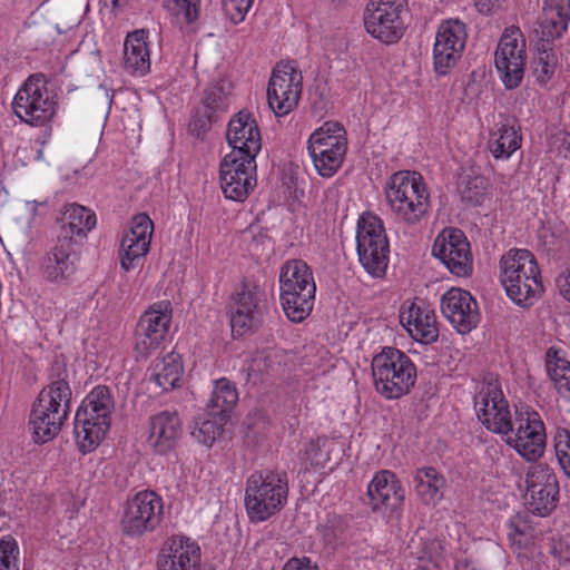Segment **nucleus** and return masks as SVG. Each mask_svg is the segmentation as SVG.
I'll return each mask as SVG.
<instances>
[{"label":"nucleus","mask_w":570,"mask_h":570,"mask_svg":"<svg viewBox=\"0 0 570 570\" xmlns=\"http://www.w3.org/2000/svg\"><path fill=\"white\" fill-rule=\"evenodd\" d=\"M307 149L317 173L332 177L342 166L347 151L346 131L340 122L326 121L308 138Z\"/></svg>","instance_id":"8"},{"label":"nucleus","mask_w":570,"mask_h":570,"mask_svg":"<svg viewBox=\"0 0 570 570\" xmlns=\"http://www.w3.org/2000/svg\"><path fill=\"white\" fill-rule=\"evenodd\" d=\"M356 248L364 269L373 277H383L390 261V244L382 219L363 214L357 222Z\"/></svg>","instance_id":"7"},{"label":"nucleus","mask_w":570,"mask_h":570,"mask_svg":"<svg viewBox=\"0 0 570 570\" xmlns=\"http://www.w3.org/2000/svg\"><path fill=\"white\" fill-rule=\"evenodd\" d=\"M78 259V242L58 237L56 245L43 258L42 272L50 282L68 279L75 274Z\"/></svg>","instance_id":"26"},{"label":"nucleus","mask_w":570,"mask_h":570,"mask_svg":"<svg viewBox=\"0 0 570 570\" xmlns=\"http://www.w3.org/2000/svg\"><path fill=\"white\" fill-rule=\"evenodd\" d=\"M478 419L489 430L508 434L513 430V422L508 401L495 382L484 384L474 396Z\"/></svg>","instance_id":"14"},{"label":"nucleus","mask_w":570,"mask_h":570,"mask_svg":"<svg viewBox=\"0 0 570 570\" xmlns=\"http://www.w3.org/2000/svg\"><path fill=\"white\" fill-rule=\"evenodd\" d=\"M170 10L177 21L191 23L198 17V0H169Z\"/></svg>","instance_id":"44"},{"label":"nucleus","mask_w":570,"mask_h":570,"mask_svg":"<svg viewBox=\"0 0 570 570\" xmlns=\"http://www.w3.org/2000/svg\"><path fill=\"white\" fill-rule=\"evenodd\" d=\"M385 198L397 219L415 224L429 210V194L420 174L395 173L385 188Z\"/></svg>","instance_id":"5"},{"label":"nucleus","mask_w":570,"mask_h":570,"mask_svg":"<svg viewBox=\"0 0 570 570\" xmlns=\"http://www.w3.org/2000/svg\"><path fill=\"white\" fill-rule=\"evenodd\" d=\"M402 0H371L364 24L368 33L385 43H394L403 36Z\"/></svg>","instance_id":"15"},{"label":"nucleus","mask_w":570,"mask_h":570,"mask_svg":"<svg viewBox=\"0 0 570 570\" xmlns=\"http://www.w3.org/2000/svg\"><path fill=\"white\" fill-rule=\"evenodd\" d=\"M441 311L459 333H469L479 323L476 301L462 288L452 287L441 297Z\"/></svg>","instance_id":"21"},{"label":"nucleus","mask_w":570,"mask_h":570,"mask_svg":"<svg viewBox=\"0 0 570 570\" xmlns=\"http://www.w3.org/2000/svg\"><path fill=\"white\" fill-rule=\"evenodd\" d=\"M285 472H256L246 482L245 508L252 522H263L279 512L287 502Z\"/></svg>","instance_id":"4"},{"label":"nucleus","mask_w":570,"mask_h":570,"mask_svg":"<svg viewBox=\"0 0 570 570\" xmlns=\"http://www.w3.org/2000/svg\"><path fill=\"white\" fill-rule=\"evenodd\" d=\"M283 570H318L317 566H312L308 558H292L289 559Z\"/></svg>","instance_id":"50"},{"label":"nucleus","mask_w":570,"mask_h":570,"mask_svg":"<svg viewBox=\"0 0 570 570\" xmlns=\"http://www.w3.org/2000/svg\"><path fill=\"white\" fill-rule=\"evenodd\" d=\"M85 403H81L75 416V436L77 444L83 453L95 450L105 439L110 426V419L100 417Z\"/></svg>","instance_id":"28"},{"label":"nucleus","mask_w":570,"mask_h":570,"mask_svg":"<svg viewBox=\"0 0 570 570\" xmlns=\"http://www.w3.org/2000/svg\"><path fill=\"white\" fill-rule=\"evenodd\" d=\"M510 537L512 535H524L527 533L528 525L521 521V518L518 517L515 519L510 520Z\"/></svg>","instance_id":"52"},{"label":"nucleus","mask_w":570,"mask_h":570,"mask_svg":"<svg viewBox=\"0 0 570 570\" xmlns=\"http://www.w3.org/2000/svg\"><path fill=\"white\" fill-rule=\"evenodd\" d=\"M495 68L507 89L520 86L527 62L525 40L518 27L507 28L494 55Z\"/></svg>","instance_id":"10"},{"label":"nucleus","mask_w":570,"mask_h":570,"mask_svg":"<svg viewBox=\"0 0 570 570\" xmlns=\"http://www.w3.org/2000/svg\"><path fill=\"white\" fill-rule=\"evenodd\" d=\"M500 279L507 295L520 306H530L543 292L540 271L528 249H510L500 261Z\"/></svg>","instance_id":"2"},{"label":"nucleus","mask_w":570,"mask_h":570,"mask_svg":"<svg viewBox=\"0 0 570 570\" xmlns=\"http://www.w3.org/2000/svg\"><path fill=\"white\" fill-rule=\"evenodd\" d=\"M252 3L253 0H222L225 13L234 23H239L244 20Z\"/></svg>","instance_id":"48"},{"label":"nucleus","mask_w":570,"mask_h":570,"mask_svg":"<svg viewBox=\"0 0 570 570\" xmlns=\"http://www.w3.org/2000/svg\"><path fill=\"white\" fill-rule=\"evenodd\" d=\"M224 94L223 90L218 87L210 88L205 91V96L203 99V107L204 109H210L213 114L217 110L223 109L224 105Z\"/></svg>","instance_id":"49"},{"label":"nucleus","mask_w":570,"mask_h":570,"mask_svg":"<svg viewBox=\"0 0 570 570\" xmlns=\"http://www.w3.org/2000/svg\"><path fill=\"white\" fill-rule=\"evenodd\" d=\"M466 42L465 24L456 19L442 22L435 36L433 60L435 71L445 75L461 58Z\"/></svg>","instance_id":"18"},{"label":"nucleus","mask_w":570,"mask_h":570,"mask_svg":"<svg viewBox=\"0 0 570 570\" xmlns=\"http://www.w3.org/2000/svg\"><path fill=\"white\" fill-rule=\"evenodd\" d=\"M183 433L177 412L163 411L150 417L147 442L155 452L166 454L174 450Z\"/></svg>","instance_id":"27"},{"label":"nucleus","mask_w":570,"mask_h":570,"mask_svg":"<svg viewBox=\"0 0 570 570\" xmlns=\"http://www.w3.org/2000/svg\"><path fill=\"white\" fill-rule=\"evenodd\" d=\"M163 341L164 340L160 337V334L149 333L137 325L135 352L138 356L146 358L159 347Z\"/></svg>","instance_id":"43"},{"label":"nucleus","mask_w":570,"mask_h":570,"mask_svg":"<svg viewBox=\"0 0 570 570\" xmlns=\"http://www.w3.org/2000/svg\"><path fill=\"white\" fill-rule=\"evenodd\" d=\"M226 419L208 416L196 423L193 436L204 445L210 446L223 432V424Z\"/></svg>","instance_id":"41"},{"label":"nucleus","mask_w":570,"mask_h":570,"mask_svg":"<svg viewBox=\"0 0 570 570\" xmlns=\"http://www.w3.org/2000/svg\"><path fill=\"white\" fill-rule=\"evenodd\" d=\"M441 552H442V547H441L440 542L433 540L425 546V551L423 552L422 556L419 557V559H422V560L428 559L431 561H436V558L441 554Z\"/></svg>","instance_id":"51"},{"label":"nucleus","mask_w":570,"mask_h":570,"mask_svg":"<svg viewBox=\"0 0 570 570\" xmlns=\"http://www.w3.org/2000/svg\"><path fill=\"white\" fill-rule=\"evenodd\" d=\"M460 193L464 202L471 205H479L482 203L485 194L484 180L481 177L470 178Z\"/></svg>","instance_id":"46"},{"label":"nucleus","mask_w":570,"mask_h":570,"mask_svg":"<svg viewBox=\"0 0 570 570\" xmlns=\"http://www.w3.org/2000/svg\"><path fill=\"white\" fill-rule=\"evenodd\" d=\"M520 127L515 119L507 118L489 139V149L495 159H508L521 147Z\"/></svg>","instance_id":"35"},{"label":"nucleus","mask_w":570,"mask_h":570,"mask_svg":"<svg viewBox=\"0 0 570 570\" xmlns=\"http://www.w3.org/2000/svg\"><path fill=\"white\" fill-rule=\"evenodd\" d=\"M124 67L128 72L137 76H144L150 70L147 32L144 29L135 30L126 37Z\"/></svg>","instance_id":"32"},{"label":"nucleus","mask_w":570,"mask_h":570,"mask_svg":"<svg viewBox=\"0 0 570 570\" xmlns=\"http://www.w3.org/2000/svg\"><path fill=\"white\" fill-rule=\"evenodd\" d=\"M161 498L154 491L138 492L127 502L122 519V532L130 537L154 531L160 523Z\"/></svg>","instance_id":"13"},{"label":"nucleus","mask_w":570,"mask_h":570,"mask_svg":"<svg viewBox=\"0 0 570 570\" xmlns=\"http://www.w3.org/2000/svg\"><path fill=\"white\" fill-rule=\"evenodd\" d=\"M446 481L435 468L422 466L413 475V488L417 498L426 505H435L443 499Z\"/></svg>","instance_id":"33"},{"label":"nucleus","mask_w":570,"mask_h":570,"mask_svg":"<svg viewBox=\"0 0 570 570\" xmlns=\"http://www.w3.org/2000/svg\"><path fill=\"white\" fill-rule=\"evenodd\" d=\"M401 324L421 343H432L439 337L435 314L423 303L405 301L400 312Z\"/></svg>","instance_id":"25"},{"label":"nucleus","mask_w":570,"mask_h":570,"mask_svg":"<svg viewBox=\"0 0 570 570\" xmlns=\"http://www.w3.org/2000/svg\"><path fill=\"white\" fill-rule=\"evenodd\" d=\"M303 76L289 62H279L273 70L267 88V101L276 116L289 114L298 104Z\"/></svg>","instance_id":"12"},{"label":"nucleus","mask_w":570,"mask_h":570,"mask_svg":"<svg viewBox=\"0 0 570 570\" xmlns=\"http://www.w3.org/2000/svg\"><path fill=\"white\" fill-rule=\"evenodd\" d=\"M154 224L146 214L136 215L120 245V264L125 271L135 268L150 248Z\"/></svg>","instance_id":"20"},{"label":"nucleus","mask_w":570,"mask_h":570,"mask_svg":"<svg viewBox=\"0 0 570 570\" xmlns=\"http://www.w3.org/2000/svg\"><path fill=\"white\" fill-rule=\"evenodd\" d=\"M551 41L541 36L538 43V53L532 62V71L537 81L547 83L553 76L558 66V58L551 48Z\"/></svg>","instance_id":"39"},{"label":"nucleus","mask_w":570,"mask_h":570,"mask_svg":"<svg viewBox=\"0 0 570 570\" xmlns=\"http://www.w3.org/2000/svg\"><path fill=\"white\" fill-rule=\"evenodd\" d=\"M171 321V306L168 301L153 304L146 311L138 322V326L145 328L149 333L160 334L164 340Z\"/></svg>","instance_id":"37"},{"label":"nucleus","mask_w":570,"mask_h":570,"mask_svg":"<svg viewBox=\"0 0 570 570\" xmlns=\"http://www.w3.org/2000/svg\"><path fill=\"white\" fill-rule=\"evenodd\" d=\"M371 367L375 389L385 399H399L415 384L416 368L413 362L396 348H383L373 357Z\"/></svg>","instance_id":"6"},{"label":"nucleus","mask_w":570,"mask_h":570,"mask_svg":"<svg viewBox=\"0 0 570 570\" xmlns=\"http://www.w3.org/2000/svg\"><path fill=\"white\" fill-rule=\"evenodd\" d=\"M237 400L238 394L235 386L226 379L217 380L207 403V415L226 419Z\"/></svg>","instance_id":"36"},{"label":"nucleus","mask_w":570,"mask_h":570,"mask_svg":"<svg viewBox=\"0 0 570 570\" xmlns=\"http://www.w3.org/2000/svg\"><path fill=\"white\" fill-rule=\"evenodd\" d=\"M518 428L509 432L507 443L527 461H537L544 452L546 432L540 415L534 411L520 412Z\"/></svg>","instance_id":"17"},{"label":"nucleus","mask_w":570,"mask_h":570,"mask_svg":"<svg viewBox=\"0 0 570 570\" xmlns=\"http://www.w3.org/2000/svg\"><path fill=\"white\" fill-rule=\"evenodd\" d=\"M554 449L558 462L564 474L570 479V431L557 429L554 434Z\"/></svg>","instance_id":"42"},{"label":"nucleus","mask_w":570,"mask_h":570,"mask_svg":"<svg viewBox=\"0 0 570 570\" xmlns=\"http://www.w3.org/2000/svg\"><path fill=\"white\" fill-rule=\"evenodd\" d=\"M432 254L456 276L472 273V254L465 235L460 229H445L435 239Z\"/></svg>","instance_id":"19"},{"label":"nucleus","mask_w":570,"mask_h":570,"mask_svg":"<svg viewBox=\"0 0 570 570\" xmlns=\"http://www.w3.org/2000/svg\"><path fill=\"white\" fill-rule=\"evenodd\" d=\"M216 120V116L210 109L199 108L193 116L189 124V131L193 136L200 138L207 132L212 124Z\"/></svg>","instance_id":"47"},{"label":"nucleus","mask_w":570,"mask_h":570,"mask_svg":"<svg viewBox=\"0 0 570 570\" xmlns=\"http://www.w3.org/2000/svg\"><path fill=\"white\" fill-rule=\"evenodd\" d=\"M158 570H199L200 548L186 537H171L161 548Z\"/></svg>","instance_id":"24"},{"label":"nucleus","mask_w":570,"mask_h":570,"mask_svg":"<svg viewBox=\"0 0 570 570\" xmlns=\"http://www.w3.org/2000/svg\"><path fill=\"white\" fill-rule=\"evenodd\" d=\"M570 21V0H543L535 31L548 40L560 38Z\"/></svg>","instance_id":"30"},{"label":"nucleus","mask_w":570,"mask_h":570,"mask_svg":"<svg viewBox=\"0 0 570 570\" xmlns=\"http://www.w3.org/2000/svg\"><path fill=\"white\" fill-rule=\"evenodd\" d=\"M150 371V382L155 383L161 392L179 387L184 373L181 356L175 352L168 353L156 361Z\"/></svg>","instance_id":"34"},{"label":"nucleus","mask_w":570,"mask_h":570,"mask_svg":"<svg viewBox=\"0 0 570 570\" xmlns=\"http://www.w3.org/2000/svg\"><path fill=\"white\" fill-rule=\"evenodd\" d=\"M281 304L287 318L303 322L312 312L316 284L312 269L302 259L286 262L279 273Z\"/></svg>","instance_id":"3"},{"label":"nucleus","mask_w":570,"mask_h":570,"mask_svg":"<svg viewBox=\"0 0 570 570\" xmlns=\"http://www.w3.org/2000/svg\"><path fill=\"white\" fill-rule=\"evenodd\" d=\"M226 136L232 147L229 154H236L235 157L252 156L256 158L262 148L261 131L257 122L246 111H239L229 120Z\"/></svg>","instance_id":"22"},{"label":"nucleus","mask_w":570,"mask_h":570,"mask_svg":"<svg viewBox=\"0 0 570 570\" xmlns=\"http://www.w3.org/2000/svg\"><path fill=\"white\" fill-rule=\"evenodd\" d=\"M497 1L498 0H476L475 7L479 12H481L483 14H488L493 9Z\"/></svg>","instance_id":"53"},{"label":"nucleus","mask_w":570,"mask_h":570,"mask_svg":"<svg viewBox=\"0 0 570 570\" xmlns=\"http://www.w3.org/2000/svg\"><path fill=\"white\" fill-rule=\"evenodd\" d=\"M525 484L528 510L539 517L549 515L559 500V483L553 470L544 463L532 464L525 474Z\"/></svg>","instance_id":"11"},{"label":"nucleus","mask_w":570,"mask_h":570,"mask_svg":"<svg viewBox=\"0 0 570 570\" xmlns=\"http://www.w3.org/2000/svg\"><path fill=\"white\" fill-rule=\"evenodd\" d=\"M71 395L65 379L53 380L40 391L29 416L36 443H47L61 431L70 412Z\"/></svg>","instance_id":"1"},{"label":"nucleus","mask_w":570,"mask_h":570,"mask_svg":"<svg viewBox=\"0 0 570 570\" xmlns=\"http://www.w3.org/2000/svg\"><path fill=\"white\" fill-rule=\"evenodd\" d=\"M18 547L11 537L0 540V570H19L17 564Z\"/></svg>","instance_id":"45"},{"label":"nucleus","mask_w":570,"mask_h":570,"mask_svg":"<svg viewBox=\"0 0 570 570\" xmlns=\"http://www.w3.org/2000/svg\"><path fill=\"white\" fill-rule=\"evenodd\" d=\"M61 228L58 237L65 239L80 242L86 238L87 233L96 225V215L90 209L78 205L70 204L65 207L61 216Z\"/></svg>","instance_id":"31"},{"label":"nucleus","mask_w":570,"mask_h":570,"mask_svg":"<svg viewBox=\"0 0 570 570\" xmlns=\"http://www.w3.org/2000/svg\"><path fill=\"white\" fill-rule=\"evenodd\" d=\"M368 503L374 511L381 508L395 510L405 494L396 475L387 470L377 472L367 487Z\"/></svg>","instance_id":"29"},{"label":"nucleus","mask_w":570,"mask_h":570,"mask_svg":"<svg viewBox=\"0 0 570 570\" xmlns=\"http://www.w3.org/2000/svg\"><path fill=\"white\" fill-rule=\"evenodd\" d=\"M262 322V312L258 306L257 288L248 284H243L233 297L230 305V326L236 335L258 327Z\"/></svg>","instance_id":"23"},{"label":"nucleus","mask_w":570,"mask_h":570,"mask_svg":"<svg viewBox=\"0 0 570 570\" xmlns=\"http://www.w3.org/2000/svg\"><path fill=\"white\" fill-rule=\"evenodd\" d=\"M546 366L558 394L570 401V362L559 356L556 350L549 348Z\"/></svg>","instance_id":"38"},{"label":"nucleus","mask_w":570,"mask_h":570,"mask_svg":"<svg viewBox=\"0 0 570 570\" xmlns=\"http://www.w3.org/2000/svg\"><path fill=\"white\" fill-rule=\"evenodd\" d=\"M227 154L220 164V187L226 198L243 202L256 185V163L252 156Z\"/></svg>","instance_id":"16"},{"label":"nucleus","mask_w":570,"mask_h":570,"mask_svg":"<svg viewBox=\"0 0 570 570\" xmlns=\"http://www.w3.org/2000/svg\"><path fill=\"white\" fill-rule=\"evenodd\" d=\"M90 413L97 412L100 417L110 419V414L115 407V402L111 392L107 386L99 385L95 387L82 401Z\"/></svg>","instance_id":"40"},{"label":"nucleus","mask_w":570,"mask_h":570,"mask_svg":"<svg viewBox=\"0 0 570 570\" xmlns=\"http://www.w3.org/2000/svg\"><path fill=\"white\" fill-rule=\"evenodd\" d=\"M13 112L22 121L42 126L56 112V101L42 76H31L20 87L12 101Z\"/></svg>","instance_id":"9"}]
</instances>
